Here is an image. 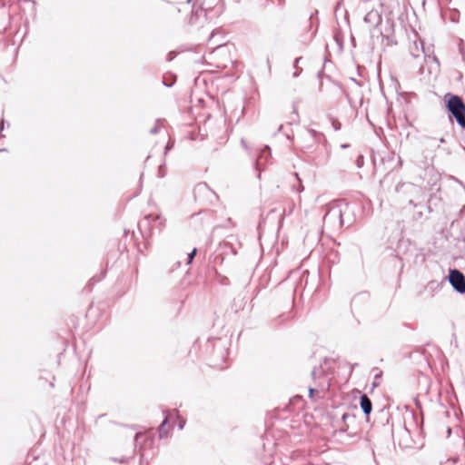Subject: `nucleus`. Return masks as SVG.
I'll return each instance as SVG.
<instances>
[{
    "label": "nucleus",
    "instance_id": "obj_1",
    "mask_svg": "<svg viewBox=\"0 0 465 465\" xmlns=\"http://www.w3.org/2000/svg\"><path fill=\"white\" fill-rule=\"evenodd\" d=\"M232 64L229 51L223 44L218 43L209 54V61H205V73H214V68L224 69Z\"/></svg>",
    "mask_w": 465,
    "mask_h": 465
},
{
    "label": "nucleus",
    "instance_id": "obj_2",
    "mask_svg": "<svg viewBox=\"0 0 465 465\" xmlns=\"http://www.w3.org/2000/svg\"><path fill=\"white\" fill-rule=\"evenodd\" d=\"M343 207L349 208L347 203L337 202L329 203L323 216V225L334 231L340 230L343 225Z\"/></svg>",
    "mask_w": 465,
    "mask_h": 465
},
{
    "label": "nucleus",
    "instance_id": "obj_3",
    "mask_svg": "<svg viewBox=\"0 0 465 465\" xmlns=\"http://www.w3.org/2000/svg\"><path fill=\"white\" fill-rule=\"evenodd\" d=\"M228 352L225 344L220 340L213 343V351L209 353V365L212 368L222 369L227 358Z\"/></svg>",
    "mask_w": 465,
    "mask_h": 465
},
{
    "label": "nucleus",
    "instance_id": "obj_4",
    "mask_svg": "<svg viewBox=\"0 0 465 465\" xmlns=\"http://www.w3.org/2000/svg\"><path fill=\"white\" fill-rule=\"evenodd\" d=\"M447 108L456 119L458 124L465 128V104L458 95H450L447 101Z\"/></svg>",
    "mask_w": 465,
    "mask_h": 465
},
{
    "label": "nucleus",
    "instance_id": "obj_5",
    "mask_svg": "<svg viewBox=\"0 0 465 465\" xmlns=\"http://www.w3.org/2000/svg\"><path fill=\"white\" fill-rule=\"evenodd\" d=\"M370 7L371 9L367 12L363 20L370 28H376L382 22L384 5L381 0H371Z\"/></svg>",
    "mask_w": 465,
    "mask_h": 465
},
{
    "label": "nucleus",
    "instance_id": "obj_6",
    "mask_svg": "<svg viewBox=\"0 0 465 465\" xmlns=\"http://www.w3.org/2000/svg\"><path fill=\"white\" fill-rule=\"evenodd\" d=\"M421 189L412 183H399L395 187V192L399 194V198L406 201L409 204L416 206L414 197L420 193Z\"/></svg>",
    "mask_w": 465,
    "mask_h": 465
},
{
    "label": "nucleus",
    "instance_id": "obj_7",
    "mask_svg": "<svg viewBox=\"0 0 465 465\" xmlns=\"http://www.w3.org/2000/svg\"><path fill=\"white\" fill-rule=\"evenodd\" d=\"M341 426L340 432L346 433L349 437H356L361 433L357 418L354 414L343 413L341 416Z\"/></svg>",
    "mask_w": 465,
    "mask_h": 465
},
{
    "label": "nucleus",
    "instance_id": "obj_8",
    "mask_svg": "<svg viewBox=\"0 0 465 465\" xmlns=\"http://www.w3.org/2000/svg\"><path fill=\"white\" fill-rule=\"evenodd\" d=\"M172 421L174 425H176L180 430H182L184 426L185 420L179 415L178 411H173L168 413L164 420L162 422L159 428L160 437L166 436L168 434V430H165V425Z\"/></svg>",
    "mask_w": 465,
    "mask_h": 465
},
{
    "label": "nucleus",
    "instance_id": "obj_9",
    "mask_svg": "<svg viewBox=\"0 0 465 465\" xmlns=\"http://www.w3.org/2000/svg\"><path fill=\"white\" fill-rule=\"evenodd\" d=\"M449 282L458 293H465V276L459 270L453 269L450 271Z\"/></svg>",
    "mask_w": 465,
    "mask_h": 465
},
{
    "label": "nucleus",
    "instance_id": "obj_10",
    "mask_svg": "<svg viewBox=\"0 0 465 465\" xmlns=\"http://www.w3.org/2000/svg\"><path fill=\"white\" fill-rule=\"evenodd\" d=\"M409 52L414 59H421L425 56L423 42L417 35H415V39L410 44Z\"/></svg>",
    "mask_w": 465,
    "mask_h": 465
},
{
    "label": "nucleus",
    "instance_id": "obj_11",
    "mask_svg": "<svg viewBox=\"0 0 465 465\" xmlns=\"http://www.w3.org/2000/svg\"><path fill=\"white\" fill-rule=\"evenodd\" d=\"M360 406H361L363 413L365 414V416L368 418L372 410V403H371V401L370 400V398L366 394H363L361 396Z\"/></svg>",
    "mask_w": 465,
    "mask_h": 465
},
{
    "label": "nucleus",
    "instance_id": "obj_12",
    "mask_svg": "<svg viewBox=\"0 0 465 465\" xmlns=\"http://www.w3.org/2000/svg\"><path fill=\"white\" fill-rule=\"evenodd\" d=\"M208 42L211 44H213L216 47L218 43L224 44V35H222L220 32H213L208 39ZM223 47H226L225 45H223Z\"/></svg>",
    "mask_w": 465,
    "mask_h": 465
},
{
    "label": "nucleus",
    "instance_id": "obj_13",
    "mask_svg": "<svg viewBox=\"0 0 465 465\" xmlns=\"http://www.w3.org/2000/svg\"><path fill=\"white\" fill-rule=\"evenodd\" d=\"M301 59H302L301 57H298L294 61V68H295V72L293 73L294 77H297L302 72V68H299V66H298V64Z\"/></svg>",
    "mask_w": 465,
    "mask_h": 465
},
{
    "label": "nucleus",
    "instance_id": "obj_14",
    "mask_svg": "<svg viewBox=\"0 0 465 465\" xmlns=\"http://www.w3.org/2000/svg\"><path fill=\"white\" fill-rule=\"evenodd\" d=\"M195 253H196V249H193L191 252L187 253V258H186V263L187 264L192 262Z\"/></svg>",
    "mask_w": 465,
    "mask_h": 465
},
{
    "label": "nucleus",
    "instance_id": "obj_15",
    "mask_svg": "<svg viewBox=\"0 0 465 465\" xmlns=\"http://www.w3.org/2000/svg\"><path fill=\"white\" fill-rule=\"evenodd\" d=\"M332 126L336 131L341 129V124L338 121H332Z\"/></svg>",
    "mask_w": 465,
    "mask_h": 465
},
{
    "label": "nucleus",
    "instance_id": "obj_16",
    "mask_svg": "<svg viewBox=\"0 0 465 465\" xmlns=\"http://www.w3.org/2000/svg\"><path fill=\"white\" fill-rule=\"evenodd\" d=\"M316 391L313 388L309 389V396L311 399H313V394Z\"/></svg>",
    "mask_w": 465,
    "mask_h": 465
},
{
    "label": "nucleus",
    "instance_id": "obj_17",
    "mask_svg": "<svg viewBox=\"0 0 465 465\" xmlns=\"http://www.w3.org/2000/svg\"><path fill=\"white\" fill-rule=\"evenodd\" d=\"M312 378H313V379H315V378H316V376H317V371H316V369H313V370L312 371Z\"/></svg>",
    "mask_w": 465,
    "mask_h": 465
},
{
    "label": "nucleus",
    "instance_id": "obj_18",
    "mask_svg": "<svg viewBox=\"0 0 465 465\" xmlns=\"http://www.w3.org/2000/svg\"><path fill=\"white\" fill-rule=\"evenodd\" d=\"M277 2L280 5H282L284 4V0H277Z\"/></svg>",
    "mask_w": 465,
    "mask_h": 465
},
{
    "label": "nucleus",
    "instance_id": "obj_19",
    "mask_svg": "<svg viewBox=\"0 0 465 465\" xmlns=\"http://www.w3.org/2000/svg\"><path fill=\"white\" fill-rule=\"evenodd\" d=\"M303 189H304V188H303V186H302V184H300V187H299L298 191H299V192H302V191H303Z\"/></svg>",
    "mask_w": 465,
    "mask_h": 465
},
{
    "label": "nucleus",
    "instance_id": "obj_20",
    "mask_svg": "<svg viewBox=\"0 0 465 465\" xmlns=\"http://www.w3.org/2000/svg\"><path fill=\"white\" fill-rule=\"evenodd\" d=\"M295 176H296L297 180L299 181V183H301V180H300V178L298 176V173H295Z\"/></svg>",
    "mask_w": 465,
    "mask_h": 465
},
{
    "label": "nucleus",
    "instance_id": "obj_21",
    "mask_svg": "<svg viewBox=\"0 0 465 465\" xmlns=\"http://www.w3.org/2000/svg\"><path fill=\"white\" fill-rule=\"evenodd\" d=\"M348 146H349L348 144H341L342 148H347Z\"/></svg>",
    "mask_w": 465,
    "mask_h": 465
},
{
    "label": "nucleus",
    "instance_id": "obj_22",
    "mask_svg": "<svg viewBox=\"0 0 465 465\" xmlns=\"http://www.w3.org/2000/svg\"><path fill=\"white\" fill-rule=\"evenodd\" d=\"M256 164H257V166H259V164H260V161L259 160H257Z\"/></svg>",
    "mask_w": 465,
    "mask_h": 465
}]
</instances>
